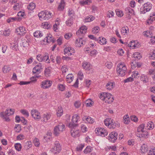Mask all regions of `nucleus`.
Instances as JSON below:
<instances>
[{"label": "nucleus", "instance_id": "nucleus-1", "mask_svg": "<svg viewBox=\"0 0 155 155\" xmlns=\"http://www.w3.org/2000/svg\"><path fill=\"white\" fill-rule=\"evenodd\" d=\"M127 68L124 62L119 63L117 68V74L119 75L124 76L126 74Z\"/></svg>", "mask_w": 155, "mask_h": 155}, {"label": "nucleus", "instance_id": "nucleus-2", "mask_svg": "<svg viewBox=\"0 0 155 155\" xmlns=\"http://www.w3.org/2000/svg\"><path fill=\"white\" fill-rule=\"evenodd\" d=\"M77 124L72 123L68 124V127L71 129V133L72 136L74 137H78L80 136L79 130L77 128Z\"/></svg>", "mask_w": 155, "mask_h": 155}, {"label": "nucleus", "instance_id": "nucleus-3", "mask_svg": "<svg viewBox=\"0 0 155 155\" xmlns=\"http://www.w3.org/2000/svg\"><path fill=\"white\" fill-rule=\"evenodd\" d=\"M100 98L106 103L110 104L114 101L113 97L111 94L108 93H104L101 94L100 95Z\"/></svg>", "mask_w": 155, "mask_h": 155}, {"label": "nucleus", "instance_id": "nucleus-4", "mask_svg": "<svg viewBox=\"0 0 155 155\" xmlns=\"http://www.w3.org/2000/svg\"><path fill=\"white\" fill-rule=\"evenodd\" d=\"M53 14L50 12L42 11L38 14V16L41 20H48L51 18Z\"/></svg>", "mask_w": 155, "mask_h": 155}, {"label": "nucleus", "instance_id": "nucleus-5", "mask_svg": "<svg viewBox=\"0 0 155 155\" xmlns=\"http://www.w3.org/2000/svg\"><path fill=\"white\" fill-rule=\"evenodd\" d=\"M64 125L62 123H59L58 125L55 126L54 128V134L58 136L64 130Z\"/></svg>", "mask_w": 155, "mask_h": 155}, {"label": "nucleus", "instance_id": "nucleus-6", "mask_svg": "<svg viewBox=\"0 0 155 155\" xmlns=\"http://www.w3.org/2000/svg\"><path fill=\"white\" fill-rule=\"evenodd\" d=\"M36 58L37 60L40 62L45 61L46 63L50 62V61L49 59V56L47 53H45L43 55L38 54L37 55Z\"/></svg>", "mask_w": 155, "mask_h": 155}, {"label": "nucleus", "instance_id": "nucleus-7", "mask_svg": "<svg viewBox=\"0 0 155 155\" xmlns=\"http://www.w3.org/2000/svg\"><path fill=\"white\" fill-rule=\"evenodd\" d=\"M82 67L85 70L87 73L90 74H91L93 72V69L91 65L89 62H84L83 63Z\"/></svg>", "mask_w": 155, "mask_h": 155}, {"label": "nucleus", "instance_id": "nucleus-8", "mask_svg": "<svg viewBox=\"0 0 155 155\" xmlns=\"http://www.w3.org/2000/svg\"><path fill=\"white\" fill-rule=\"evenodd\" d=\"M152 4L150 2H148L143 5V9H141L140 14H145L147 12L149 11L151 8Z\"/></svg>", "mask_w": 155, "mask_h": 155}, {"label": "nucleus", "instance_id": "nucleus-9", "mask_svg": "<svg viewBox=\"0 0 155 155\" xmlns=\"http://www.w3.org/2000/svg\"><path fill=\"white\" fill-rule=\"evenodd\" d=\"M61 147L59 142L56 141L54 147L51 150L52 152L54 154H57L61 151Z\"/></svg>", "mask_w": 155, "mask_h": 155}, {"label": "nucleus", "instance_id": "nucleus-10", "mask_svg": "<svg viewBox=\"0 0 155 155\" xmlns=\"http://www.w3.org/2000/svg\"><path fill=\"white\" fill-rule=\"evenodd\" d=\"M31 114L32 117L35 120H39L41 118L40 113L36 109L32 110L31 111Z\"/></svg>", "mask_w": 155, "mask_h": 155}, {"label": "nucleus", "instance_id": "nucleus-11", "mask_svg": "<svg viewBox=\"0 0 155 155\" xmlns=\"http://www.w3.org/2000/svg\"><path fill=\"white\" fill-rule=\"evenodd\" d=\"M52 84V81L48 80H45L41 82V87L44 89H46L50 87Z\"/></svg>", "mask_w": 155, "mask_h": 155}, {"label": "nucleus", "instance_id": "nucleus-12", "mask_svg": "<svg viewBox=\"0 0 155 155\" xmlns=\"http://www.w3.org/2000/svg\"><path fill=\"white\" fill-rule=\"evenodd\" d=\"M96 133L102 137H105L108 134L107 131L104 128H98L96 131Z\"/></svg>", "mask_w": 155, "mask_h": 155}, {"label": "nucleus", "instance_id": "nucleus-13", "mask_svg": "<svg viewBox=\"0 0 155 155\" xmlns=\"http://www.w3.org/2000/svg\"><path fill=\"white\" fill-rule=\"evenodd\" d=\"M85 41L83 40L82 37L77 39L75 41V45L76 47L80 48L85 44Z\"/></svg>", "mask_w": 155, "mask_h": 155}, {"label": "nucleus", "instance_id": "nucleus-14", "mask_svg": "<svg viewBox=\"0 0 155 155\" xmlns=\"http://www.w3.org/2000/svg\"><path fill=\"white\" fill-rule=\"evenodd\" d=\"M109 136V140L114 142L117 138V133L115 131H113L110 134Z\"/></svg>", "mask_w": 155, "mask_h": 155}, {"label": "nucleus", "instance_id": "nucleus-15", "mask_svg": "<svg viewBox=\"0 0 155 155\" xmlns=\"http://www.w3.org/2000/svg\"><path fill=\"white\" fill-rule=\"evenodd\" d=\"M16 32L18 35H24L26 32V31L25 27H20L16 29Z\"/></svg>", "mask_w": 155, "mask_h": 155}, {"label": "nucleus", "instance_id": "nucleus-16", "mask_svg": "<svg viewBox=\"0 0 155 155\" xmlns=\"http://www.w3.org/2000/svg\"><path fill=\"white\" fill-rule=\"evenodd\" d=\"M115 83L113 81H109L106 84V88L109 91L112 90L115 86Z\"/></svg>", "mask_w": 155, "mask_h": 155}, {"label": "nucleus", "instance_id": "nucleus-17", "mask_svg": "<svg viewBox=\"0 0 155 155\" xmlns=\"http://www.w3.org/2000/svg\"><path fill=\"white\" fill-rule=\"evenodd\" d=\"M82 120L86 123L93 124L94 122V120L89 116H85L82 118Z\"/></svg>", "mask_w": 155, "mask_h": 155}, {"label": "nucleus", "instance_id": "nucleus-18", "mask_svg": "<svg viewBox=\"0 0 155 155\" xmlns=\"http://www.w3.org/2000/svg\"><path fill=\"white\" fill-rule=\"evenodd\" d=\"M51 116V115L50 113H46L44 114L42 116V121L46 123L49 120Z\"/></svg>", "mask_w": 155, "mask_h": 155}, {"label": "nucleus", "instance_id": "nucleus-19", "mask_svg": "<svg viewBox=\"0 0 155 155\" xmlns=\"http://www.w3.org/2000/svg\"><path fill=\"white\" fill-rule=\"evenodd\" d=\"M42 66L41 63L38 64L33 68L32 71L33 73L35 74L39 71L42 69Z\"/></svg>", "mask_w": 155, "mask_h": 155}, {"label": "nucleus", "instance_id": "nucleus-20", "mask_svg": "<svg viewBox=\"0 0 155 155\" xmlns=\"http://www.w3.org/2000/svg\"><path fill=\"white\" fill-rule=\"evenodd\" d=\"M10 48L13 50L17 51L18 49V43L17 41H15L14 42L10 43Z\"/></svg>", "mask_w": 155, "mask_h": 155}, {"label": "nucleus", "instance_id": "nucleus-21", "mask_svg": "<svg viewBox=\"0 0 155 155\" xmlns=\"http://www.w3.org/2000/svg\"><path fill=\"white\" fill-rule=\"evenodd\" d=\"M148 150V147L147 145L145 144H143L141 146L140 150L141 153H144L147 152Z\"/></svg>", "mask_w": 155, "mask_h": 155}, {"label": "nucleus", "instance_id": "nucleus-22", "mask_svg": "<svg viewBox=\"0 0 155 155\" xmlns=\"http://www.w3.org/2000/svg\"><path fill=\"white\" fill-rule=\"evenodd\" d=\"M149 135V134L147 131H143L140 134H137V136L140 138L143 137L146 138Z\"/></svg>", "mask_w": 155, "mask_h": 155}, {"label": "nucleus", "instance_id": "nucleus-23", "mask_svg": "<svg viewBox=\"0 0 155 155\" xmlns=\"http://www.w3.org/2000/svg\"><path fill=\"white\" fill-rule=\"evenodd\" d=\"M113 120L111 118H107L104 121V124L109 128V126H110V124L112 123Z\"/></svg>", "mask_w": 155, "mask_h": 155}, {"label": "nucleus", "instance_id": "nucleus-24", "mask_svg": "<svg viewBox=\"0 0 155 155\" xmlns=\"http://www.w3.org/2000/svg\"><path fill=\"white\" fill-rule=\"evenodd\" d=\"M140 78L141 81H143V83H147L149 81V79L147 76L144 74L141 75Z\"/></svg>", "mask_w": 155, "mask_h": 155}, {"label": "nucleus", "instance_id": "nucleus-25", "mask_svg": "<svg viewBox=\"0 0 155 155\" xmlns=\"http://www.w3.org/2000/svg\"><path fill=\"white\" fill-rule=\"evenodd\" d=\"M51 36L52 35L50 34L48 35V36H46L45 38L44 39V41H46L48 43L51 42L53 43L54 42V40H53Z\"/></svg>", "mask_w": 155, "mask_h": 155}, {"label": "nucleus", "instance_id": "nucleus-26", "mask_svg": "<svg viewBox=\"0 0 155 155\" xmlns=\"http://www.w3.org/2000/svg\"><path fill=\"white\" fill-rule=\"evenodd\" d=\"M51 68L48 67L46 68L44 71V74L46 77H48L50 76L51 73Z\"/></svg>", "mask_w": 155, "mask_h": 155}, {"label": "nucleus", "instance_id": "nucleus-27", "mask_svg": "<svg viewBox=\"0 0 155 155\" xmlns=\"http://www.w3.org/2000/svg\"><path fill=\"white\" fill-rule=\"evenodd\" d=\"M155 13H153L150 16V18L147 21V23L149 25L152 23V22L155 20Z\"/></svg>", "mask_w": 155, "mask_h": 155}, {"label": "nucleus", "instance_id": "nucleus-28", "mask_svg": "<svg viewBox=\"0 0 155 155\" xmlns=\"http://www.w3.org/2000/svg\"><path fill=\"white\" fill-rule=\"evenodd\" d=\"M97 41L101 45L106 44L107 42L106 39L105 38L102 37H99L97 39Z\"/></svg>", "mask_w": 155, "mask_h": 155}, {"label": "nucleus", "instance_id": "nucleus-29", "mask_svg": "<svg viewBox=\"0 0 155 155\" xmlns=\"http://www.w3.org/2000/svg\"><path fill=\"white\" fill-rule=\"evenodd\" d=\"M15 110L14 109H6L4 114L8 116H10L13 114H14Z\"/></svg>", "mask_w": 155, "mask_h": 155}, {"label": "nucleus", "instance_id": "nucleus-30", "mask_svg": "<svg viewBox=\"0 0 155 155\" xmlns=\"http://www.w3.org/2000/svg\"><path fill=\"white\" fill-rule=\"evenodd\" d=\"M74 79V76L72 74H69L66 76V81L68 83L71 82Z\"/></svg>", "mask_w": 155, "mask_h": 155}, {"label": "nucleus", "instance_id": "nucleus-31", "mask_svg": "<svg viewBox=\"0 0 155 155\" xmlns=\"http://www.w3.org/2000/svg\"><path fill=\"white\" fill-rule=\"evenodd\" d=\"M11 70L9 65H5L2 69V71L4 73H7Z\"/></svg>", "mask_w": 155, "mask_h": 155}, {"label": "nucleus", "instance_id": "nucleus-32", "mask_svg": "<svg viewBox=\"0 0 155 155\" xmlns=\"http://www.w3.org/2000/svg\"><path fill=\"white\" fill-rule=\"evenodd\" d=\"M74 18H69L66 21V24L68 26H71L73 23Z\"/></svg>", "mask_w": 155, "mask_h": 155}, {"label": "nucleus", "instance_id": "nucleus-33", "mask_svg": "<svg viewBox=\"0 0 155 155\" xmlns=\"http://www.w3.org/2000/svg\"><path fill=\"white\" fill-rule=\"evenodd\" d=\"M154 124L152 121H149L147 123V127L148 129L152 130L154 128Z\"/></svg>", "mask_w": 155, "mask_h": 155}, {"label": "nucleus", "instance_id": "nucleus-34", "mask_svg": "<svg viewBox=\"0 0 155 155\" xmlns=\"http://www.w3.org/2000/svg\"><path fill=\"white\" fill-rule=\"evenodd\" d=\"M63 110L61 107H58L57 110V115L58 117H60L63 114Z\"/></svg>", "mask_w": 155, "mask_h": 155}, {"label": "nucleus", "instance_id": "nucleus-35", "mask_svg": "<svg viewBox=\"0 0 155 155\" xmlns=\"http://www.w3.org/2000/svg\"><path fill=\"white\" fill-rule=\"evenodd\" d=\"M129 30L128 27H123L121 30V33L124 35L127 34L129 32Z\"/></svg>", "mask_w": 155, "mask_h": 155}, {"label": "nucleus", "instance_id": "nucleus-36", "mask_svg": "<svg viewBox=\"0 0 155 155\" xmlns=\"http://www.w3.org/2000/svg\"><path fill=\"white\" fill-rule=\"evenodd\" d=\"M32 146L31 143L30 141H28L26 142L24 146L25 149L26 150H28Z\"/></svg>", "mask_w": 155, "mask_h": 155}, {"label": "nucleus", "instance_id": "nucleus-37", "mask_svg": "<svg viewBox=\"0 0 155 155\" xmlns=\"http://www.w3.org/2000/svg\"><path fill=\"white\" fill-rule=\"evenodd\" d=\"M35 7V4L33 2L30 3L27 6V8L30 11H32Z\"/></svg>", "mask_w": 155, "mask_h": 155}, {"label": "nucleus", "instance_id": "nucleus-38", "mask_svg": "<svg viewBox=\"0 0 155 155\" xmlns=\"http://www.w3.org/2000/svg\"><path fill=\"white\" fill-rule=\"evenodd\" d=\"M79 116L75 114L72 117V121L73 123L75 124L77 123L78 120L79 119Z\"/></svg>", "mask_w": 155, "mask_h": 155}, {"label": "nucleus", "instance_id": "nucleus-39", "mask_svg": "<svg viewBox=\"0 0 155 155\" xmlns=\"http://www.w3.org/2000/svg\"><path fill=\"white\" fill-rule=\"evenodd\" d=\"M94 18L92 15H89L84 20V22H89L94 20Z\"/></svg>", "mask_w": 155, "mask_h": 155}, {"label": "nucleus", "instance_id": "nucleus-40", "mask_svg": "<svg viewBox=\"0 0 155 155\" xmlns=\"http://www.w3.org/2000/svg\"><path fill=\"white\" fill-rule=\"evenodd\" d=\"M43 35L42 32L39 31H36L34 33V36L35 37H41Z\"/></svg>", "mask_w": 155, "mask_h": 155}, {"label": "nucleus", "instance_id": "nucleus-41", "mask_svg": "<svg viewBox=\"0 0 155 155\" xmlns=\"http://www.w3.org/2000/svg\"><path fill=\"white\" fill-rule=\"evenodd\" d=\"M1 116L2 117L5 119V120L8 122L10 121V120L8 116L4 114V112H1L0 114Z\"/></svg>", "mask_w": 155, "mask_h": 155}, {"label": "nucleus", "instance_id": "nucleus-42", "mask_svg": "<svg viewBox=\"0 0 155 155\" xmlns=\"http://www.w3.org/2000/svg\"><path fill=\"white\" fill-rule=\"evenodd\" d=\"M123 122L125 124H128L130 122V119L128 115H125L123 117Z\"/></svg>", "mask_w": 155, "mask_h": 155}, {"label": "nucleus", "instance_id": "nucleus-43", "mask_svg": "<svg viewBox=\"0 0 155 155\" xmlns=\"http://www.w3.org/2000/svg\"><path fill=\"white\" fill-rule=\"evenodd\" d=\"M64 6L65 2L64 0H61L58 7V8L60 10H62L64 8Z\"/></svg>", "mask_w": 155, "mask_h": 155}, {"label": "nucleus", "instance_id": "nucleus-44", "mask_svg": "<svg viewBox=\"0 0 155 155\" xmlns=\"http://www.w3.org/2000/svg\"><path fill=\"white\" fill-rule=\"evenodd\" d=\"M145 127V125L144 124H142L140 125L137 128V131L138 132L140 133V132H143L144 131L143 130L144 129V127Z\"/></svg>", "mask_w": 155, "mask_h": 155}, {"label": "nucleus", "instance_id": "nucleus-45", "mask_svg": "<svg viewBox=\"0 0 155 155\" xmlns=\"http://www.w3.org/2000/svg\"><path fill=\"white\" fill-rule=\"evenodd\" d=\"M21 8V5L18 3L15 4V5L13 7L14 10L18 11Z\"/></svg>", "mask_w": 155, "mask_h": 155}, {"label": "nucleus", "instance_id": "nucleus-46", "mask_svg": "<svg viewBox=\"0 0 155 155\" xmlns=\"http://www.w3.org/2000/svg\"><path fill=\"white\" fill-rule=\"evenodd\" d=\"M100 31V28L98 26H96L92 29V32L94 34H96Z\"/></svg>", "mask_w": 155, "mask_h": 155}, {"label": "nucleus", "instance_id": "nucleus-47", "mask_svg": "<svg viewBox=\"0 0 155 155\" xmlns=\"http://www.w3.org/2000/svg\"><path fill=\"white\" fill-rule=\"evenodd\" d=\"M93 150V148L91 146H87L84 150V153H87L91 152Z\"/></svg>", "mask_w": 155, "mask_h": 155}, {"label": "nucleus", "instance_id": "nucleus-48", "mask_svg": "<svg viewBox=\"0 0 155 155\" xmlns=\"http://www.w3.org/2000/svg\"><path fill=\"white\" fill-rule=\"evenodd\" d=\"M75 13L74 10L72 9H69L68 11V15L70 17V18H74V16Z\"/></svg>", "mask_w": 155, "mask_h": 155}, {"label": "nucleus", "instance_id": "nucleus-49", "mask_svg": "<svg viewBox=\"0 0 155 155\" xmlns=\"http://www.w3.org/2000/svg\"><path fill=\"white\" fill-rule=\"evenodd\" d=\"M133 56L136 59H140L141 58V56L139 52H135L133 54Z\"/></svg>", "mask_w": 155, "mask_h": 155}, {"label": "nucleus", "instance_id": "nucleus-50", "mask_svg": "<svg viewBox=\"0 0 155 155\" xmlns=\"http://www.w3.org/2000/svg\"><path fill=\"white\" fill-rule=\"evenodd\" d=\"M85 33H83V31H80V29H79L77 31L76 35L79 37H82L84 35Z\"/></svg>", "mask_w": 155, "mask_h": 155}, {"label": "nucleus", "instance_id": "nucleus-51", "mask_svg": "<svg viewBox=\"0 0 155 155\" xmlns=\"http://www.w3.org/2000/svg\"><path fill=\"white\" fill-rule=\"evenodd\" d=\"M91 0H84L79 2V3L81 5H87L88 3H91Z\"/></svg>", "mask_w": 155, "mask_h": 155}, {"label": "nucleus", "instance_id": "nucleus-52", "mask_svg": "<svg viewBox=\"0 0 155 155\" xmlns=\"http://www.w3.org/2000/svg\"><path fill=\"white\" fill-rule=\"evenodd\" d=\"M11 31L10 29L5 30L3 32V35L5 36H9L10 34Z\"/></svg>", "mask_w": 155, "mask_h": 155}, {"label": "nucleus", "instance_id": "nucleus-53", "mask_svg": "<svg viewBox=\"0 0 155 155\" xmlns=\"http://www.w3.org/2000/svg\"><path fill=\"white\" fill-rule=\"evenodd\" d=\"M15 149L18 151H20L21 149V146L20 143H16L15 145Z\"/></svg>", "mask_w": 155, "mask_h": 155}, {"label": "nucleus", "instance_id": "nucleus-54", "mask_svg": "<svg viewBox=\"0 0 155 155\" xmlns=\"http://www.w3.org/2000/svg\"><path fill=\"white\" fill-rule=\"evenodd\" d=\"M131 76L133 78H137L139 77L140 74L137 71H134L132 72Z\"/></svg>", "mask_w": 155, "mask_h": 155}, {"label": "nucleus", "instance_id": "nucleus-55", "mask_svg": "<svg viewBox=\"0 0 155 155\" xmlns=\"http://www.w3.org/2000/svg\"><path fill=\"white\" fill-rule=\"evenodd\" d=\"M33 142L36 147H39L40 144L39 140L37 138H35L33 140Z\"/></svg>", "mask_w": 155, "mask_h": 155}, {"label": "nucleus", "instance_id": "nucleus-56", "mask_svg": "<svg viewBox=\"0 0 155 155\" xmlns=\"http://www.w3.org/2000/svg\"><path fill=\"white\" fill-rule=\"evenodd\" d=\"M64 52L65 55L66 56H70L71 53L70 52L69 47L66 48L64 50Z\"/></svg>", "mask_w": 155, "mask_h": 155}, {"label": "nucleus", "instance_id": "nucleus-57", "mask_svg": "<svg viewBox=\"0 0 155 155\" xmlns=\"http://www.w3.org/2000/svg\"><path fill=\"white\" fill-rule=\"evenodd\" d=\"M84 146V144H81L77 146L76 148V150L77 151H81L82 150Z\"/></svg>", "mask_w": 155, "mask_h": 155}, {"label": "nucleus", "instance_id": "nucleus-58", "mask_svg": "<svg viewBox=\"0 0 155 155\" xmlns=\"http://www.w3.org/2000/svg\"><path fill=\"white\" fill-rule=\"evenodd\" d=\"M111 149L113 151H115L116 150V146H108L106 147V150L107 151L108 150Z\"/></svg>", "mask_w": 155, "mask_h": 155}, {"label": "nucleus", "instance_id": "nucleus-59", "mask_svg": "<svg viewBox=\"0 0 155 155\" xmlns=\"http://www.w3.org/2000/svg\"><path fill=\"white\" fill-rule=\"evenodd\" d=\"M150 58L151 59H155V50L150 52Z\"/></svg>", "mask_w": 155, "mask_h": 155}, {"label": "nucleus", "instance_id": "nucleus-60", "mask_svg": "<svg viewBox=\"0 0 155 155\" xmlns=\"http://www.w3.org/2000/svg\"><path fill=\"white\" fill-rule=\"evenodd\" d=\"M24 115L28 117L29 116V114L27 110H21L20 111Z\"/></svg>", "mask_w": 155, "mask_h": 155}, {"label": "nucleus", "instance_id": "nucleus-61", "mask_svg": "<svg viewBox=\"0 0 155 155\" xmlns=\"http://www.w3.org/2000/svg\"><path fill=\"white\" fill-rule=\"evenodd\" d=\"M81 130L82 132L84 133L87 131V128L86 126L84 124H82L81 126Z\"/></svg>", "mask_w": 155, "mask_h": 155}, {"label": "nucleus", "instance_id": "nucleus-62", "mask_svg": "<svg viewBox=\"0 0 155 155\" xmlns=\"http://www.w3.org/2000/svg\"><path fill=\"white\" fill-rule=\"evenodd\" d=\"M116 14L118 16L120 17L124 15L123 12L119 10H117L116 11Z\"/></svg>", "mask_w": 155, "mask_h": 155}, {"label": "nucleus", "instance_id": "nucleus-63", "mask_svg": "<svg viewBox=\"0 0 155 155\" xmlns=\"http://www.w3.org/2000/svg\"><path fill=\"white\" fill-rule=\"evenodd\" d=\"M15 131L18 133L20 132L21 130V127L19 124L16 125V126L15 127Z\"/></svg>", "mask_w": 155, "mask_h": 155}, {"label": "nucleus", "instance_id": "nucleus-64", "mask_svg": "<svg viewBox=\"0 0 155 155\" xmlns=\"http://www.w3.org/2000/svg\"><path fill=\"white\" fill-rule=\"evenodd\" d=\"M148 155H155V148H154L149 150V153Z\"/></svg>", "mask_w": 155, "mask_h": 155}]
</instances>
